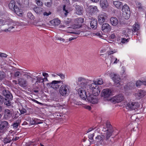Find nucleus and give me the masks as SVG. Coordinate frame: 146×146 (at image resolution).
<instances>
[{"instance_id": "nucleus-45", "label": "nucleus", "mask_w": 146, "mask_h": 146, "mask_svg": "<svg viewBox=\"0 0 146 146\" xmlns=\"http://www.w3.org/2000/svg\"><path fill=\"white\" fill-rule=\"evenodd\" d=\"M56 74L59 76L61 79H63L65 78V76L62 73H58Z\"/></svg>"}, {"instance_id": "nucleus-49", "label": "nucleus", "mask_w": 146, "mask_h": 146, "mask_svg": "<svg viewBox=\"0 0 146 146\" xmlns=\"http://www.w3.org/2000/svg\"><path fill=\"white\" fill-rule=\"evenodd\" d=\"M37 5L39 6H41L42 5V3L41 1H36Z\"/></svg>"}, {"instance_id": "nucleus-33", "label": "nucleus", "mask_w": 146, "mask_h": 146, "mask_svg": "<svg viewBox=\"0 0 146 146\" xmlns=\"http://www.w3.org/2000/svg\"><path fill=\"white\" fill-rule=\"evenodd\" d=\"M107 132L106 133L105 135V140L106 141L108 140L109 139L110 137L112 135V133L113 132V130H108V131H106Z\"/></svg>"}, {"instance_id": "nucleus-2", "label": "nucleus", "mask_w": 146, "mask_h": 146, "mask_svg": "<svg viewBox=\"0 0 146 146\" xmlns=\"http://www.w3.org/2000/svg\"><path fill=\"white\" fill-rule=\"evenodd\" d=\"M70 92V87L68 85H62L60 88L59 92L62 96H66L68 95Z\"/></svg>"}, {"instance_id": "nucleus-8", "label": "nucleus", "mask_w": 146, "mask_h": 146, "mask_svg": "<svg viewBox=\"0 0 146 146\" xmlns=\"http://www.w3.org/2000/svg\"><path fill=\"white\" fill-rule=\"evenodd\" d=\"M127 109L129 110H135L139 108L140 105L137 102H130L127 103L126 105Z\"/></svg>"}, {"instance_id": "nucleus-52", "label": "nucleus", "mask_w": 146, "mask_h": 146, "mask_svg": "<svg viewBox=\"0 0 146 146\" xmlns=\"http://www.w3.org/2000/svg\"><path fill=\"white\" fill-rule=\"evenodd\" d=\"M94 136V133H93V134L90 135L88 136V137L91 140H92L93 139V137Z\"/></svg>"}, {"instance_id": "nucleus-10", "label": "nucleus", "mask_w": 146, "mask_h": 146, "mask_svg": "<svg viewBox=\"0 0 146 146\" xmlns=\"http://www.w3.org/2000/svg\"><path fill=\"white\" fill-rule=\"evenodd\" d=\"M124 99L123 96L121 94L111 98V101L112 103L115 104L121 102L123 101Z\"/></svg>"}, {"instance_id": "nucleus-29", "label": "nucleus", "mask_w": 146, "mask_h": 146, "mask_svg": "<svg viewBox=\"0 0 146 146\" xmlns=\"http://www.w3.org/2000/svg\"><path fill=\"white\" fill-rule=\"evenodd\" d=\"M106 126L107 129V130H106V128L104 127L103 129V131H108V130H113L112 128L111 125L109 122L108 121L106 122Z\"/></svg>"}, {"instance_id": "nucleus-35", "label": "nucleus", "mask_w": 146, "mask_h": 146, "mask_svg": "<svg viewBox=\"0 0 146 146\" xmlns=\"http://www.w3.org/2000/svg\"><path fill=\"white\" fill-rule=\"evenodd\" d=\"M132 30L128 29H126L125 30H123V32L126 37L129 36V35L132 33Z\"/></svg>"}, {"instance_id": "nucleus-51", "label": "nucleus", "mask_w": 146, "mask_h": 146, "mask_svg": "<svg viewBox=\"0 0 146 146\" xmlns=\"http://www.w3.org/2000/svg\"><path fill=\"white\" fill-rule=\"evenodd\" d=\"M21 73L19 71H17L14 73V76L15 77H19Z\"/></svg>"}, {"instance_id": "nucleus-40", "label": "nucleus", "mask_w": 146, "mask_h": 146, "mask_svg": "<svg viewBox=\"0 0 146 146\" xmlns=\"http://www.w3.org/2000/svg\"><path fill=\"white\" fill-rule=\"evenodd\" d=\"M27 17L31 20H34L35 18L33 14L30 12H29L27 13Z\"/></svg>"}, {"instance_id": "nucleus-41", "label": "nucleus", "mask_w": 146, "mask_h": 146, "mask_svg": "<svg viewBox=\"0 0 146 146\" xmlns=\"http://www.w3.org/2000/svg\"><path fill=\"white\" fill-rule=\"evenodd\" d=\"M136 6L139 9H141L143 8V6L140 2L137 1L136 2Z\"/></svg>"}, {"instance_id": "nucleus-47", "label": "nucleus", "mask_w": 146, "mask_h": 146, "mask_svg": "<svg viewBox=\"0 0 146 146\" xmlns=\"http://www.w3.org/2000/svg\"><path fill=\"white\" fill-rule=\"evenodd\" d=\"M34 143L33 142L30 141L28 143L26 144L25 146H34Z\"/></svg>"}, {"instance_id": "nucleus-23", "label": "nucleus", "mask_w": 146, "mask_h": 146, "mask_svg": "<svg viewBox=\"0 0 146 146\" xmlns=\"http://www.w3.org/2000/svg\"><path fill=\"white\" fill-rule=\"evenodd\" d=\"M104 138L105 136L103 135H98L96 137V141L97 142L102 144Z\"/></svg>"}, {"instance_id": "nucleus-43", "label": "nucleus", "mask_w": 146, "mask_h": 146, "mask_svg": "<svg viewBox=\"0 0 146 146\" xmlns=\"http://www.w3.org/2000/svg\"><path fill=\"white\" fill-rule=\"evenodd\" d=\"M143 84V82L142 81H141L140 80H138L136 81V85L137 87L140 86Z\"/></svg>"}, {"instance_id": "nucleus-62", "label": "nucleus", "mask_w": 146, "mask_h": 146, "mask_svg": "<svg viewBox=\"0 0 146 146\" xmlns=\"http://www.w3.org/2000/svg\"><path fill=\"white\" fill-rule=\"evenodd\" d=\"M48 81L47 77H44V78H43V80L42 81V82L43 84H44V82Z\"/></svg>"}, {"instance_id": "nucleus-14", "label": "nucleus", "mask_w": 146, "mask_h": 146, "mask_svg": "<svg viewBox=\"0 0 146 146\" xmlns=\"http://www.w3.org/2000/svg\"><path fill=\"white\" fill-rule=\"evenodd\" d=\"M5 100L6 102H5V104L7 106H9L10 105V101L13 99V96L12 94L9 92H8L7 95H6Z\"/></svg>"}, {"instance_id": "nucleus-30", "label": "nucleus", "mask_w": 146, "mask_h": 146, "mask_svg": "<svg viewBox=\"0 0 146 146\" xmlns=\"http://www.w3.org/2000/svg\"><path fill=\"white\" fill-rule=\"evenodd\" d=\"M110 21L111 24L114 26H116L118 23L117 19L116 17H112L111 18Z\"/></svg>"}, {"instance_id": "nucleus-13", "label": "nucleus", "mask_w": 146, "mask_h": 146, "mask_svg": "<svg viewBox=\"0 0 146 146\" xmlns=\"http://www.w3.org/2000/svg\"><path fill=\"white\" fill-rule=\"evenodd\" d=\"M9 126V124L7 121H4L0 122V132H3Z\"/></svg>"}, {"instance_id": "nucleus-53", "label": "nucleus", "mask_w": 146, "mask_h": 146, "mask_svg": "<svg viewBox=\"0 0 146 146\" xmlns=\"http://www.w3.org/2000/svg\"><path fill=\"white\" fill-rule=\"evenodd\" d=\"M68 20H66L65 21V23L66 25H68L71 22V19L68 18Z\"/></svg>"}, {"instance_id": "nucleus-4", "label": "nucleus", "mask_w": 146, "mask_h": 146, "mask_svg": "<svg viewBox=\"0 0 146 146\" xmlns=\"http://www.w3.org/2000/svg\"><path fill=\"white\" fill-rule=\"evenodd\" d=\"M60 84H63V82L60 80H53L51 82L47 84L46 85L48 88H52L54 89H58L60 86Z\"/></svg>"}, {"instance_id": "nucleus-16", "label": "nucleus", "mask_w": 146, "mask_h": 146, "mask_svg": "<svg viewBox=\"0 0 146 146\" xmlns=\"http://www.w3.org/2000/svg\"><path fill=\"white\" fill-rule=\"evenodd\" d=\"M112 94L111 91L109 89H104L102 92V95L104 98H108Z\"/></svg>"}, {"instance_id": "nucleus-12", "label": "nucleus", "mask_w": 146, "mask_h": 146, "mask_svg": "<svg viewBox=\"0 0 146 146\" xmlns=\"http://www.w3.org/2000/svg\"><path fill=\"white\" fill-rule=\"evenodd\" d=\"M78 93L80 97L83 99H85L87 94L84 87L80 88L78 89Z\"/></svg>"}, {"instance_id": "nucleus-20", "label": "nucleus", "mask_w": 146, "mask_h": 146, "mask_svg": "<svg viewBox=\"0 0 146 146\" xmlns=\"http://www.w3.org/2000/svg\"><path fill=\"white\" fill-rule=\"evenodd\" d=\"M107 16L104 13L98 16V22L100 24H102L106 18Z\"/></svg>"}, {"instance_id": "nucleus-64", "label": "nucleus", "mask_w": 146, "mask_h": 146, "mask_svg": "<svg viewBox=\"0 0 146 146\" xmlns=\"http://www.w3.org/2000/svg\"><path fill=\"white\" fill-rule=\"evenodd\" d=\"M110 38L113 39L115 37V36L114 34H112L110 36Z\"/></svg>"}, {"instance_id": "nucleus-55", "label": "nucleus", "mask_w": 146, "mask_h": 146, "mask_svg": "<svg viewBox=\"0 0 146 146\" xmlns=\"http://www.w3.org/2000/svg\"><path fill=\"white\" fill-rule=\"evenodd\" d=\"M7 55L5 54L0 52V57L6 58L7 57Z\"/></svg>"}, {"instance_id": "nucleus-38", "label": "nucleus", "mask_w": 146, "mask_h": 146, "mask_svg": "<svg viewBox=\"0 0 146 146\" xmlns=\"http://www.w3.org/2000/svg\"><path fill=\"white\" fill-rule=\"evenodd\" d=\"M5 77V73L2 71L0 70V81L2 80Z\"/></svg>"}, {"instance_id": "nucleus-21", "label": "nucleus", "mask_w": 146, "mask_h": 146, "mask_svg": "<svg viewBox=\"0 0 146 146\" xmlns=\"http://www.w3.org/2000/svg\"><path fill=\"white\" fill-rule=\"evenodd\" d=\"M18 84L22 87H25L27 86V82L24 78H20L18 80Z\"/></svg>"}, {"instance_id": "nucleus-17", "label": "nucleus", "mask_w": 146, "mask_h": 146, "mask_svg": "<svg viewBox=\"0 0 146 146\" xmlns=\"http://www.w3.org/2000/svg\"><path fill=\"white\" fill-rule=\"evenodd\" d=\"M102 30L105 32H108L111 30L110 26L107 23H104L102 25Z\"/></svg>"}, {"instance_id": "nucleus-19", "label": "nucleus", "mask_w": 146, "mask_h": 146, "mask_svg": "<svg viewBox=\"0 0 146 146\" xmlns=\"http://www.w3.org/2000/svg\"><path fill=\"white\" fill-rule=\"evenodd\" d=\"M12 116V111L8 109H6L4 111V118L6 119L10 118Z\"/></svg>"}, {"instance_id": "nucleus-15", "label": "nucleus", "mask_w": 146, "mask_h": 146, "mask_svg": "<svg viewBox=\"0 0 146 146\" xmlns=\"http://www.w3.org/2000/svg\"><path fill=\"white\" fill-rule=\"evenodd\" d=\"M84 22V19L83 18H78L76 19L74 21V25L76 28L80 27L81 24Z\"/></svg>"}, {"instance_id": "nucleus-63", "label": "nucleus", "mask_w": 146, "mask_h": 146, "mask_svg": "<svg viewBox=\"0 0 146 146\" xmlns=\"http://www.w3.org/2000/svg\"><path fill=\"white\" fill-rule=\"evenodd\" d=\"M25 76L27 79H31L32 77L29 75L27 74H24Z\"/></svg>"}, {"instance_id": "nucleus-27", "label": "nucleus", "mask_w": 146, "mask_h": 146, "mask_svg": "<svg viewBox=\"0 0 146 146\" xmlns=\"http://www.w3.org/2000/svg\"><path fill=\"white\" fill-rule=\"evenodd\" d=\"M140 29V25L138 23H135L133 26L132 31L134 32H137Z\"/></svg>"}, {"instance_id": "nucleus-11", "label": "nucleus", "mask_w": 146, "mask_h": 146, "mask_svg": "<svg viewBox=\"0 0 146 146\" xmlns=\"http://www.w3.org/2000/svg\"><path fill=\"white\" fill-rule=\"evenodd\" d=\"M98 10L96 6H88L86 9V12L89 14L92 15L97 13Z\"/></svg>"}, {"instance_id": "nucleus-6", "label": "nucleus", "mask_w": 146, "mask_h": 146, "mask_svg": "<svg viewBox=\"0 0 146 146\" xmlns=\"http://www.w3.org/2000/svg\"><path fill=\"white\" fill-rule=\"evenodd\" d=\"M95 94L89 93V94H87L86 97L88 101L92 104L97 103L98 100L97 96L98 95H95Z\"/></svg>"}, {"instance_id": "nucleus-24", "label": "nucleus", "mask_w": 146, "mask_h": 146, "mask_svg": "<svg viewBox=\"0 0 146 146\" xmlns=\"http://www.w3.org/2000/svg\"><path fill=\"white\" fill-rule=\"evenodd\" d=\"M14 11L15 13L19 16H22L23 14V11L22 10L18 8L17 6L16 7H14V9L13 10Z\"/></svg>"}, {"instance_id": "nucleus-28", "label": "nucleus", "mask_w": 146, "mask_h": 146, "mask_svg": "<svg viewBox=\"0 0 146 146\" xmlns=\"http://www.w3.org/2000/svg\"><path fill=\"white\" fill-rule=\"evenodd\" d=\"M113 3L115 7L118 9H121L123 5V3L119 1H114Z\"/></svg>"}, {"instance_id": "nucleus-59", "label": "nucleus", "mask_w": 146, "mask_h": 146, "mask_svg": "<svg viewBox=\"0 0 146 146\" xmlns=\"http://www.w3.org/2000/svg\"><path fill=\"white\" fill-rule=\"evenodd\" d=\"M51 14V13L49 11L47 13L46 12H45L44 13L43 15L44 16H48L49 15H50Z\"/></svg>"}, {"instance_id": "nucleus-58", "label": "nucleus", "mask_w": 146, "mask_h": 146, "mask_svg": "<svg viewBox=\"0 0 146 146\" xmlns=\"http://www.w3.org/2000/svg\"><path fill=\"white\" fill-rule=\"evenodd\" d=\"M20 112L21 114H24L26 112V110L24 108H22L21 110H20Z\"/></svg>"}, {"instance_id": "nucleus-7", "label": "nucleus", "mask_w": 146, "mask_h": 146, "mask_svg": "<svg viewBox=\"0 0 146 146\" xmlns=\"http://www.w3.org/2000/svg\"><path fill=\"white\" fill-rule=\"evenodd\" d=\"M122 11L124 17L125 19H128L130 14V12L129 7L126 5H124L122 7Z\"/></svg>"}, {"instance_id": "nucleus-37", "label": "nucleus", "mask_w": 146, "mask_h": 146, "mask_svg": "<svg viewBox=\"0 0 146 146\" xmlns=\"http://www.w3.org/2000/svg\"><path fill=\"white\" fill-rule=\"evenodd\" d=\"M13 140V138H12L11 137H7L4 139V142L5 143H9L11 140Z\"/></svg>"}, {"instance_id": "nucleus-42", "label": "nucleus", "mask_w": 146, "mask_h": 146, "mask_svg": "<svg viewBox=\"0 0 146 146\" xmlns=\"http://www.w3.org/2000/svg\"><path fill=\"white\" fill-rule=\"evenodd\" d=\"M20 125V123H19V122H16L15 123L13 124L12 125V126H13V128L15 129H17V127L18 126Z\"/></svg>"}, {"instance_id": "nucleus-54", "label": "nucleus", "mask_w": 146, "mask_h": 146, "mask_svg": "<svg viewBox=\"0 0 146 146\" xmlns=\"http://www.w3.org/2000/svg\"><path fill=\"white\" fill-rule=\"evenodd\" d=\"M4 101V98L2 96L0 95V104H3Z\"/></svg>"}, {"instance_id": "nucleus-44", "label": "nucleus", "mask_w": 146, "mask_h": 146, "mask_svg": "<svg viewBox=\"0 0 146 146\" xmlns=\"http://www.w3.org/2000/svg\"><path fill=\"white\" fill-rule=\"evenodd\" d=\"M129 41V39L127 38H122L121 39V42L123 43H127Z\"/></svg>"}, {"instance_id": "nucleus-3", "label": "nucleus", "mask_w": 146, "mask_h": 146, "mask_svg": "<svg viewBox=\"0 0 146 146\" xmlns=\"http://www.w3.org/2000/svg\"><path fill=\"white\" fill-rule=\"evenodd\" d=\"M111 76L113 80L114 84L117 87L123 85V83L121 81V78L118 75L114 73H111Z\"/></svg>"}, {"instance_id": "nucleus-36", "label": "nucleus", "mask_w": 146, "mask_h": 146, "mask_svg": "<svg viewBox=\"0 0 146 146\" xmlns=\"http://www.w3.org/2000/svg\"><path fill=\"white\" fill-rule=\"evenodd\" d=\"M36 81L35 82V84H38V83H42V81L43 80V78L39 76H38L36 77Z\"/></svg>"}, {"instance_id": "nucleus-48", "label": "nucleus", "mask_w": 146, "mask_h": 146, "mask_svg": "<svg viewBox=\"0 0 146 146\" xmlns=\"http://www.w3.org/2000/svg\"><path fill=\"white\" fill-rule=\"evenodd\" d=\"M116 52H117V51L115 50H111L110 51H108V52L107 53H108V54L109 55H111V54H113L114 53H115Z\"/></svg>"}, {"instance_id": "nucleus-39", "label": "nucleus", "mask_w": 146, "mask_h": 146, "mask_svg": "<svg viewBox=\"0 0 146 146\" xmlns=\"http://www.w3.org/2000/svg\"><path fill=\"white\" fill-rule=\"evenodd\" d=\"M96 84L97 85H101L103 83V81L102 78H99L96 81Z\"/></svg>"}, {"instance_id": "nucleus-18", "label": "nucleus", "mask_w": 146, "mask_h": 146, "mask_svg": "<svg viewBox=\"0 0 146 146\" xmlns=\"http://www.w3.org/2000/svg\"><path fill=\"white\" fill-rule=\"evenodd\" d=\"M83 10V8L82 6L76 5L75 7V13L77 15H80L82 14Z\"/></svg>"}, {"instance_id": "nucleus-5", "label": "nucleus", "mask_w": 146, "mask_h": 146, "mask_svg": "<svg viewBox=\"0 0 146 146\" xmlns=\"http://www.w3.org/2000/svg\"><path fill=\"white\" fill-rule=\"evenodd\" d=\"M5 26L7 27V28L4 30L5 32L13 31L17 27V23L15 22L11 21L9 22L7 25H5Z\"/></svg>"}, {"instance_id": "nucleus-56", "label": "nucleus", "mask_w": 146, "mask_h": 146, "mask_svg": "<svg viewBox=\"0 0 146 146\" xmlns=\"http://www.w3.org/2000/svg\"><path fill=\"white\" fill-rule=\"evenodd\" d=\"M93 35H96L100 37H101L102 36L101 34V33L99 32H98L94 33L93 34Z\"/></svg>"}, {"instance_id": "nucleus-32", "label": "nucleus", "mask_w": 146, "mask_h": 146, "mask_svg": "<svg viewBox=\"0 0 146 146\" xmlns=\"http://www.w3.org/2000/svg\"><path fill=\"white\" fill-rule=\"evenodd\" d=\"M146 92L145 91L140 90L136 94V96L139 97V98L143 97L145 95Z\"/></svg>"}, {"instance_id": "nucleus-46", "label": "nucleus", "mask_w": 146, "mask_h": 146, "mask_svg": "<svg viewBox=\"0 0 146 146\" xmlns=\"http://www.w3.org/2000/svg\"><path fill=\"white\" fill-rule=\"evenodd\" d=\"M35 122L34 124H40L42 123V122L39 119H35Z\"/></svg>"}, {"instance_id": "nucleus-34", "label": "nucleus", "mask_w": 146, "mask_h": 146, "mask_svg": "<svg viewBox=\"0 0 146 146\" xmlns=\"http://www.w3.org/2000/svg\"><path fill=\"white\" fill-rule=\"evenodd\" d=\"M33 10L36 13L38 14L41 13L44 10L42 8L39 7H35L34 8Z\"/></svg>"}, {"instance_id": "nucleus-26", "label": "nucleus", "mask_w": 146, "mask_h": 146, "mask_svg": "<svg viewBox=\"0 0 146 146\" xmlns=\"http://www.w3.org/2000/svg\"><path fill=\"white\" fill-rule=\"evenodd\" d=\"M50 22L53 25L57 26L60 24V21L58 18H56L51 20Z\"/></svg>"}, {"instance_id": "nucleus-22", "label": "nucleus", "mask_w": 146, "mask_h": 146, "mask_svg": "<svg viewBox=\"0 0 146 146\" xmlns=\"http://www.w3.org/2000/svg\"><path fill=\"white\" fill-rule=\"evenodd\" d=\"M100 4L101 7L103 9L107 8L109 6L107 0H100Z\"/></svg>"}, {"instance_id": "nucleus-50", "label": "nucleus", "mask_w": 146, "mask_h": 146, "mask_svg": "<svg viewBox=\"0 0 146 146\" xmlns=\"http://www.w3.org/2000/svg\"><path fill=\"white\" fill-rule=\"evenodd\" d=\"M66 5H64L63 6V10L65 12L64 13V14L66 16L67 15V14L68 13V11L67 10H66L65 9Z\"/></svg>"}, {"instance_id": "nucleus-61", "label": "nucleus", "mask_w": 146, "mask_h": 146, "mask_svg": "<svg viewBox=\"0 0 146 146\" xmlns=\"http://www.w3.org/2000/svg\"><path fill=\"white\" fill-rule=\"evenodd\" d=\"M42 75L44 76V77H48L49 76L48 74L46 72L42 73Z\"/></svg>"}, {"instance_id": "nucleus-57", "label": "nucleus", "mask_w": 146, "mask_h": 146, "mask_svg": "<svg viewBox=\"0 0 146 146\" xmlns=\"http://www.w3.org/2000/svg\"><path fill=\"white\" fill-rule=\"evenodd\" d=\"M52 4V2L51 1L50 2H47L46 3H45V5L48 7H50L51 6Z\"/></svg>"}, {"instance_id": "nucleus-60", "label": "nucleus", "mask_w": 146, "mask_h": 146, "mask_svg": "<svg viewBox=\"0 0 146 146\" xmlns=\"http://www.w3.org/2000/svg\"><path fill=\"white\" fill-rule=\"evenodd\" d=\"M56 39L58 40H60L62 42H64L65 41V40L64 38L60 37H56Z\"/></svg>"}, {"instance_id": "nucleus-25", "label": "nucleus", "mask_w": 146, "mask_h": 146, "mask_svg": "<svg viewBox=\"0 0 146 146\" xmlns=\"http://www.w3.org/2000/svg\"><path fill=\"white\" fill-rule=\"evenodd\" d=\"M92 28L94 29H96L97 27V21L96 19H93L91 20L90 23Z\"/></svg>"}, {"instance_id": "nucleus-31", "label": "nucleus", "mask_w": 146, "mask_h": 146, "mask_svg": "<svg viewBox=\"0 0 146 146\" xmlns=\"http://www.w3.org/2000/svg\"><path fill=\"white\" fill-rule=\"evenodd\" d=\"M15 2L14 0H11L9 4V9L11 10H13L14 7H16L17 6L15 5Z\"/></svg>"}, {"instance_id": "nucleus-1", "label": "nucleus", "mask_w": 146, "mask_h": 146, "mask_svg": "<svg viewBox=\"0 0 146 146\" xmlns=\"http://www.w3.org/2000/svg\"><path fill=\"white\" fill-rule=\"evenodd\" d=\"M93 83L86 86L85 87V88L88 93H92L95 94V95H99L100 93L99 88L96 85L95 80H93Z\"/></svg>"}, {"instance_id": "nucleus-9", "label": "nucleus", "mask_w": 146, "mask_h": 146, "mask_svg": "<svg viewBox=\"0 0 146 146\" xmlns=\"http://www.w3.org/2000/svg\"><path fill=\"white\" fill-rule=\"evenodd\" d=\"M88 80L83 77H79L77 81V84L81 87H86L87 86Z\"/></svg>"}]
</instances>
